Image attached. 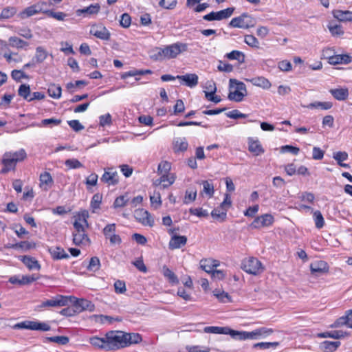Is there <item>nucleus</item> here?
<instances>
[{
	"label": "nucleus",
	"mask_w": 352,
	"mask_h": 352,
	"mask_svg": "<svg viewBox=\"0 0 352 352\" xmlns=\"http://www.w3.org/2000/svg\"><path fill=\"white\" fill-rule=\"evenodd\" d=\"M162 274L168 280V282L173 285H177L179 283V279L175 274L169 269L166 265H164L162 267Z\"/></svg>",
	"instance_id": "obj_39"
},
{
	"label": "nucleus",
	"mask_w": 352,
	"mask_h": 352,
	"mask_svg": "<svg viewBox=\"0 0 352 352\" xmlns=\"http://www.w3.org/2000/svg\"><path fill=\"white\" fill-rule=\"evenodd\" d=\"M229 60H236L239 63H243L245 62V54L239 50H233L225 55Z\"/></svg>",
	"instance_id": "obj_44"
},
{
	"label": "nucleus",
	"mask_w": 352,
	"mask_h": 352,
	"mask_svg": "<svg viewBox=\"0 0 352 352\" xmlns=\"http://www.w3.org/2000/svg\"><path fill=\"white\" fill-rule=\"evenodd\" d=\"M348 157L349 155L346 151H337L333 153V158L340 166L343 168H350L349 164L344 163V161L346 160Z\"/></svg>",
	"instance_id": "obj_32"
},
{
	"label": "nucleus",
	"mask_w": 352,
	"mask_h": 352,
	"mask_svg": "<svg viewBox=\"0 0 352 352\" xmlns=\"http://www.w3.org/2000/svg\"><path fill=\"white\" fill-rule=\"evenodd\" d=\"M89 33L102 41H109L111 38L110 32L102 23L93 24L90 28Z\"/></svg>",
	"instance_id": "obj_8"
},
{
	"label": "nucleus",
	"mask_w": 352,
	"mask_h": 352,
	"mask_svg": "<svg viewBox=\"0 0 352 352\" xmlns=\"http://www.w3.org/2000/svg\"><path fill=\"white\" fill-rule=\"evenodd\" d=\"M48 52L42 46H38L36 48L35 55L33 61L37 64L42 63L47 58Z\"/></svg>",
	"instance_id": "obj_36"
},
{
	"label": "nucleus",
	"mask_w": 352,
	"mask_h": 352,
	"mask_svg": "<svg viewBox=\"0 0 352 352\" xmlns=\"http://www.w3.org/2000/svg\"><path fill=\"white\" fill-rule=\"evenodd\" d=\"M161 182H163L162 188H166L170 185H172L176 179V176L174 174L166 173V174H160Z\"/></svg>",
	"instance_id": "obj_46"
},
{
	"label": "nucleus",
	"mask_w": 352,
	"mask_h": 352,
	"mask_svg": "<svg viewBox=\"0 0 352 352\" xmlns=\"http://www.w3.org/2000/svg\"><path fill=\"white\" fill-rule=\"evenodd\" d=\"M188 144L186 138H179L177 140L174 146L176 152H184L188 149Z\"/></svg>",
	"instance_id": "obj_56"
},
{
	"label": "nucleus",
	"mask_w": 352,
	"mask_h": 352,
	"mask_svg": "<svg viewBox=\"0 0 352 352\" xmlns=\"http://www.w3.org/2000/svg\"><path fill=\"white\" fill-rule=\"evenodd\" d=\"M101 267L100 261L98 257L93 256L90 258L87 269L89 272H96Z\"/></svg>",
	"instance_id": "obj_50"
},
{
	"label": "nucleus",
	"mask_w": 352,
	"mask_h": 352,
	"mask_svg": "<svg viewBox=\"0 0 352 352\" xmlns=\"http://www.w3.org/2000/svg\"><path fill=\"white\" fill-rule=\"evenodd\" d=\"M129 201V197L128 194L126 193L124 195H120L116 198L113 204V208L115 209L123 208L127 204Z\"/></svg>",
	"instance_id": "obj_49"
},
{
	"label": "nucleus",
	"mask_w": 352,
	"mask_h": 352,
	"mask_svg": "<svg viewBox=\"0 0 352 352\" xmlns=\"http://www.w3.org/2000/svg\"><path fill=\"white\" fill-rule=\"evenodd\" d=\"M107 340V334L103 338L93 336L89 338V343L96 348L108 351Z\"/></svg>",
	"instance_id": "obj_30"
},
{
	"label": "nucleus",
	"mask_w": 352,
	"mask_h": 352,
	"mask_svg": "<svg viewBox=\"0 0 352 352\" xmlns=\"http://www.w3.org/2000/svg\"><path fill=\"white\" fill-rule=\"evenodd\" d=\"M65 164L69 169H76L83 167L82 164L77 159H68L65 161Z\"/></svg>",
	"instance_id": "obj_63"
},
{
	"label": "nucleus",
	"mask_w": 352,
	"mask_h": 352,
	"mask_svg": "<svg viewBox=\"0 0 352 352\" xmlns=\"http://www.w3.org/2000/svg\"><path fill=\"white\" fill-rule=\"evenodd\" d=\"M12 249L22 250L23 251H28L31 249H34L36 247V243L30 241H21L12 245Z\"/></svg>",
	"instance_id": "obj_48"
},
{
	"label": "nucleus",
	"mask_w": 352,
	"mask_h": 352,
	"mask_svg": "<svg viewBox=\"0 0 352 352\" xmlns=\"http://www.w3.org/2000/svg\"><path fill=\"white\" fill-rule=\"evenodd\" d=\"M102 195L100 193H96L91 198L90 206L93 210V212H95V210L99 209L100 207V204L102 203Z\"/></svg>",
	"instance_id": "obj_54"
},
{
	"label": "nucleus",
	"mask_w": 352,
	"mask_h": 352,
	"mask_svg": "<svg viewBox=\"0 0 352 352\" xmlns=\"http://www.w3.org/2000/svg\"><path fill=\"white\" fill-rule=\"evenodd\" d=\"M100 181L108 186H115L119 182L118 174L113 168H104Z\"/></svg>",
	"instance_id": "obj_11"
},
{
	"label": "nucleus",
	"mask_w": 352,
	"mask_h": 352,
	"mask_svg": "<svg viewBox=\"0 0 352 352\" xmlns=\"http://www.w3.org/2000/svg\"><path fill=\"white\" fill-rule=\"evenodd\" d=\"M116 223L107 224L102 230V233L111 245H120L122 243L121 237L116 234Z\"/></svg>",
	"instance_id": "obj_9"
},
{
	"label": "nucleus",
	"mask_w": 352,
	"mask_h": 352,
	"mask_svg": "<svg viewBox=\"0 0 352 352\" xmlns=\"http://www.w3.org/2000/svg\"><path fill=\"white\" fill-rule=\"evenodd\" d=\"M352 61V57L347 54H338L329 57V63L331 65L346 64Z\"/></svg>",
	"instance_id": "obj_31"
},
{
	"label": "nucleus",
	"mask_w": 352,
	"mask_h": 352,
	"mask_svg": "<svg viewBox=\"0 0 352 352\" xmlns=\"http://www.w3.org/2000/svg\"><path fill=\"white\" fill-rule=\"evenodd\" d=\"M203 192L212 197L214 192V185L211 181L206 180L202 182Z\"/></svg>",
	"instance_id": "obj_55"
},
{
	"label": "nucleus",
	"mask_w": 352,
	"mask_h": 352,
	"mask_svg": "<svg viewBox=\"0 0 352 352\" xmlns=\"http://www.w3.org/2000/svg\"><path fill=\"white\" fill-rule=\"evenodd\" d=\"M187 238L185 236L173 235L168 243V247L171 250L179 249L186 244Z\"/></svg>",
	"instance_id": "obj_25"
},
{
	"label": "nucleus",
	"mask_w": 352,
	"mask_h": 352,
	"mask_svg": "<svg viewBox=\"0 0 352 352\" xmlns=\"http://www.w3.org/2000/svg\"><path fill=\"white\" fill-rule=\"evenodd\" d=\"M18 95L28 102L32 96L30 87L27 84H21L18 89Z\"/></svg>",
	"instance_id": "obj_42"
},
{
	"label": "nucleus",
	"mask_w": 352,
	"mask_h": 352,
	"mask_svg": "<svg viewBox=\"0 0 352 352\" xmlns=\"http://www.w3.org/2000/svg\"><path fill=\"white\" fill-rule=\"evenodd\" d=\"M98 176L96 173L90 174L85 180V184L87 189L89 190L91 187L96 186L98 184Z\"/></svg>",
	"instance_id": "obj_64"
},
{
	"label": "nucleus",
	"mask_w": 352,
	"mask_h": 352,
	"mask_svg": "<svg viewBox=\"0 0 352 352\" xmlns=\"http://www.w3.org/2000/svg\"><path fill=\"white\" fill-rule=\"evenodd\" d=\"M170 169H171V164L168 161H162L158 165L157 173L158 174L170 173Z\"/></svg>",
	"instance_id": "obj_62"
},
{
	"label": "nucleus",
	"mask_w": 352,
	"mask_h": 352,
	"mask_svg": "<svg viewBox=\"0 0 352 352\" xmlns=\"http://www.w3.org/2000/svg\"><path fill=\"white\" fill-rule=\"evenodd\" d=\"M211 216L214 219L219 220L221 221H224L227 216V210L220 208L219 206L217 208H214L211 212Z\"/></svg>",
	"instance_id": "obj_47"
},
{
	"label": "nucleus",
	"mask_w": 352,
	"mask_h": 352,
	"mask_svg": "<svg viewBox=\"0 0 352 352\" xmlns=\"http://www.w3.org/2000/svg\"><path fill=\"white\" fill-rule=\"evenodd\" d=\"M329 267L327 262L318 260L310 264V270L312 274L319 276L329 272Z\"/></svg>",
	"instance_id": "obj_18"
},
{
	"label": "nucleus",
	"mask_w": 352,
	"mask_h": 352,
	"mask_svg": "<svg viewBox=\"0 0 352 352\" xmlns=\"http://www.w3.org/2000/svg\"><path fill=\"white\" fill-rule=\"evenodd\" d=\"M197 197V190L193 189H188L186 190L184 204H188L192 203L196 199Z\"/></svg>",
	"instance_id": "obj_57"
},
{
	"label": "nucleus",
	"mask_w": 352,
	"mask_h": 352,
	"mask_svg": "<svg viewBox=\"0 0 352 352\" xmlns=\"http://www.w3.org/2000/svg\"><path fill=\"white\" fill-rule=\"evenodd\" d=\"M177 79L180 80L181 84L192 88L198 84V76L196 74H186L185 75L177 76Z\"/></svg>",
	"instance_id": "obj_20"
},
{
	"label": "nucleus",
	"mask_w": 352,
	"mask_h": 352,
	"mask_svg": "<svg viewBox=\"0 0 352 352\" xmlns=\"http://www.w3.org/2000/svg\"><path fill=\"white\" fill-rule=\"evenodd\" d=\"M48 252L54 260H60L68 258L69 254L65 252L63 248L60 247H52L48 249Z\"/></svg>",
	"instance_id": "obj_29"
},
{
	"label": "nucleus",
	"mask_w": 352,
	"mask_h": 352,
	"mask_svg": "<svg viewBox=\"0 0 352 352\" xmlns=\"http://www.w3.org/2000/svg\"><path fill=\"white\" fill-rule=\"evenodd\" d=\"M71 298L72 297H68L63 295H57L55 297L52 298L51 299L42 302V303L38 307L40 308H45L60 307L66 306L69 303V298Z\"/></svg>",
	"instance_id": "obj_7"
},
{
	"label": "nucleus",
	"mask_w": 352,
	"mask_h": 352,
	"mask_svg": "<svg viewBox=\"0 0 352 352\" xmlns=\"http://www.w3.org/2000/svg\"><path fill=\"white\" fill-rule=\"evenodd\" d=\"M74 305L77 312L84 310L93 311L94 309V305L91 301L83 298L76 299Z\"/></svg>",
	"instance_id": "obj_28"
},
{
	"label": "nucleus",
	"mask_w": 352,
	"mask_h": 352,
	"mask_svg": "<svg viewBox=\"0 0 352 352\" xmlns=\"http://www.w3.org/2000/svg\"><path fill=\"white\" fill-rule=\"evenodd\" d=\"M135 219L143 226L152 227L154 225V219L151 214L144 209H138L135 211Z\"/></svg>",
	"instance_id": "obj_12"
},
{
	"label": "nucleus",
	"mask_w": 352,
	"mask_h": 352,
	"mask_svg": "<svg viewBox=\"0 0 352 352\" xmlns=\"http://www.w3.org/2000/svg\"><path fill=\"white\" fill-rule=\"evenodd\" d=\"M235 82L237 84L236 89L234 91H230L228 94V98L230 100L235 102H241L243 100L245 95L246 88L244 83L239 82H237L236 80L230 79V82Z\"/></svg>",
	"instance_id": "obj_14"
},
{
	"label": "nucleus",
	"mask_w": 352,
	"mask_h": 352,
	"mask_svg": "<svg viewBox=\"0 0 352 352\" xmlns=\"http://www.w3.org/2000/svg\"><path fill=\"white\" fill-rule=\"evenodd\" d=\"M313 218L315 223V226L318 229H321L324 227V219L320 211H314L313 213Z\"/></svg>",
	"instance_id": "obj_51"
},
{
	"label": "nucleus",
	"mask_w": 352,
	"mask_h": 352,
	"mask_svg": "<svg viewBox=\"0 0 352 352\" xmlns=\"http://www.w3.org/2000/svg\"><path fill=\"white\" fill-rule=\"evenodd\" d=\"M333 107V103L329 101L320 102L316 101L309 104L307 107L308 109H320L322 110L330 109Z\"/></svg>",
	"instance_id": "obj_45"
},
{
	"label": "nucleus",
	"mask_w": 352,
	"mask_h": 352,
	"mask_svg": "<svg viewBox=\"0 0 352 352\" xmlns=\"http://www.w3.org/2000/svg\"><path fill=\"white\" fill-rule=\"evenodd\" d=\"M246 81L251 82L254 86L261 87L263 89H269L272 86L270 80L263 76H257L251 79H246Z\"/></svg>",
	"instance_id": "obj_27"
},
{
	"label": "nucleus",
	"mask_w": 352,
	"mask_h": 352,
	"mask_svg": "<svg viewBox=\"0 0 352 352\" xmlns=\"http://www.w3.org/2000/svg\"><path fill=\"white\" fill-rule=\"evenodd\" d=\"M151 206L155 209L159 208L162 206V199L159 192H154L153 195L150 196Z\"/></svg>",
	"instance_id": "obj_61"
},
{
	"label": "nucleus",
	"mask_w": 352,
	"mask_h": 352,
	"mask_svg": "<svg viewBox=\"0 0 352 352\" xmlns=\"http://www.w3.org/2000/svg\"><path fill=\"white\" fill-rule=\"evenodd\" d=\"M124 338L126 342V347L131 344H138L142 342V338L138 333H126L124 332Z\"/></svg>",
	"instance_id": "obj_35"
},
{
	"label": "nucleus",
	"mask_w": 352,
	"mask_h": 352,
	"mask_svg": "<svg viewBox=\"0 0 352 352\" xmlns=\"http://www.w3.org/2000/svg\"><path fill=\"white\" fill-rule=\"evenodd\" d=\"M10 152H6L2 157L1 164L3 168L1 169V174H6L11 170H14L17 163L16 160L11 157Z\"/></svg>",
	"instance_id": "obj_15"
},
{
	"label": "nucleus",
	"mask_w": 352,
	"mask_h": 352,
	"mask_svg": "<svg viewBox=\"0 0 352 352\" xmlns=\"http://www.w3.org/2000/svg\"><path fill=\"white\" fill-rule=\"evenodd\" d=\"M244 42L250 47L256 49L260 47L259 41L254 35H245L244 37Z\"/></svg>",
	"instance_id": "obj_58"
},
{
	"label": "nucleus",
	"mask_w": 352,
	"mask_h": 352,
	"mask_svg": "<svg viewBox=\"0 0 352 352\" xmlns=\"http://www.w3.org/2000/svg\"><path fill=\"white\" fill-rule=\"evenodd\" d=\"M330 93L338 100H344L349 96L346 88L333 89L330 90Z\"/></svg>",
	"instance_id": "obj_40"
},
{
	"label": "nucleus",
	"mask_w": 352,
	"mask_h": 352,
	"mask_svg": "<svg viewBox=\"0 0 352 352\" xmlns=\"http://www.w3.org/2000/svg\"><path fill=\"white\" fill-rule=\"evenodd\" d=\"M188 50V44L177 42L157 49L156 57L159 59H172Z\"/></svg>",
	"instance_id": "obj_1"
},
{
	"label": "nucleus",
	"mask_w": 352,
	"mask_h": 352,
	"mask_svg": "<svg viewBox=\"0 0 352 352\" xmlns=\"http://www.w3.org/2000/svg\"><path fill=\"white\" fill-rule=\"evenodd\" d=\"M89 214L87 210L81 211L74 216V228L75 230H85V227H88L87 218Z\"/></svg>",
	"instance_id": "obj_17"
},
{
	"label": "nucleus",
	"mask_w": 352,
	"mask_h": 352,
	"mask_svg": "<svg viewBox=\"0 0 352 352\" xmlns=\"http://www.w3.org/2000/svg\"><path fill=\"white\" fill-rule=\"evenodd\" d=\"M10 45L17 49L25 48L28 46V43L18 38L16 36H11L9 38Z\"/></svg>",
	"instance_id": "obj_43"
},
{
	"label": "nucleus",
	"mask_w": 352,
	"mask_h": 352,
	"mask_svg": "<svg viewBox=\"0 0 352 352\" xmlns=\"http://www.w3.org/2000/svg\"><path fill=\"white\" fill-rule=\"evenodd\" d=\"M274 331L272 329L265 327H261L250 332L246 331V340L257 339L261 336L270 335Z\"/></svg>",
	"instance_id": "obj_23"
},
{
	"label": "nucleus",
	"mask_w": 352,
	"mask_h": 352,
	"mask_svg": "<svg viewBox=\"0 0 352 352\" xmlns=\"http://www.w3.org/2000/svg\"><path fill=\"white\" fill-rule=\"evenodd\" d=\"M11 157L16 160V162H21L27 157V153L24 148H20L16 151H10Z\"/></svg>",
	"instance_id": "obj_52"
},
{
	"label": "nucleus",
	"mask_w": 352,
	"mask_h": 352,
	"mask_svg": "<svg viewBox=\"0 0 352 352\" xmlns=\"http://www.w3.org/2000/svg\"><path fill=\"white\" fill-rule=\"evenodd\" d=\"M54 185V179L51 174L45 171L39 175V187L43 191H48Z\"/></svg>",
	"instance_id": "obj_19"
},
{
	"label": "nucleus",
	"mask_w": 352,
	"mask_h": 352,
	"mask_svg": "<svg viewBox=\"0 0 352 352\" xmlns=\"http://www.w3.org/2000/svg\"><path fill=\"white\" fill-rule=\"evenodd\" d=\"M20 260L28 268L29 270H40L41 265L38 261L34 257L30 256H22Z\"/></svg>",
	"instance_id": "obj_26"
},
{
	"label": "nucleus",
	"mask_w": 352,
	"mask_h": 352,
	"mask_svg": "<svg viewBox=\"0 0 352 352\" xmlns=\"http://www.w3.org/2000/svg\"><path fill=\"white\" fill-rule=\"evenodd\" d=\"M333 15L340 21H352V12L349 10H336L333 11Z\"/></svg>",
	"instance_id": "obj_34"
},
{
	"label": "nucleus",
	"mask_w": 352,
	"mask_h": 352,
	"mask_svg": "<svg viewBox=\"0 0 352 352\" xmlns=\"http://www.w3.org/2000/svg\"><path fill=\"white\" fill-rule=\"evenodd\" d=\"M274 221V218L271 214H264L258 216L250 224V227L254 229H261L271 226Z\"/></svg>",
	"instance_id": "obj_10"
},
{
	"label": "nucleus",
	"mask_w": 352,
	"mask_h": 352,
	"mask_svg": "<svg viewBox=\"0 0 352 352\" xmlns=\"http://www.w3.org/2000/svg\"><path fill=\"white\" fill-rule=\"evenodd\" d=\"M47 3L45 2H39L36 4L30 6L23 10L22 12L19 13V16L21 19H25L30 16H32L34 14H36L39 12H43L45 11L44 10V6H45Z\"/></svg>",
	"instance_id": "obj_13"
},
{
	"label": "nucleus",
	"mask_w": 352,
	"mask_h": 352,
	"mask_svg": "<svg viewBox=\"0 0 352 352\" xmlns=\"http://www.w3.org/2000/svg\"><path fill=\"white\" fill-rule=\"evenodd\" d=\"M45 340L49 342H55V343L62 344V345L67 344L69 341V338L67 336H65L47 337V338H45Z\"/></svg>",
	"instance_id": "obj_59"
},
{
	"label": "nucleus",
	"mask_w": 352,
	"mask_h": 352,
	"mask_svg": "<svg viewBox=\"0 0 352 352\" xmlns=\"http://www.w3.org/2000/svg\"><path fill=\"white\" fill-rule=\"evenodd\" d=\"M229 327H214L208 326L204 329V331L207 333L225 334L228 335Z\"/></svg>",
	"instance_id": "obj_41"
},
{
	"label": "nucleus",
	"mask_w": 352,
	"mask_h": 352,
	"mask_svg": "<svg viewBox=\"0 0 352 352\" xmlns=\"http://www.w3.org/2000/svg\"><path fill=\"white\" fill-rule=\"evenodd\" d=\"M248 151L255 156H258L265 152L260 141L258 139L248 138Z\"/></svg>",
	"instance_id": "obj_22"
},
{
	"label": "nucleus",
	"mask_w": 352,
	"mask_h": 352,
	"mask_svg": "<svg viewBox=\"0 0 352 352\" xmlns=\"http://www.w3.org/2000/svg\"><path fill=\"white\" fill-rule=\"evenodd\" d=\"M47 94L54 99H59L62 96V88L59 85L51 83L48 85Z\"/></svg>",
	"instance_id": "obj_37"
},
{
	"label": "nucleus",
	"mask_w": 352,
	"mask_h": 352,
	"mask_svg": "<svg viewBox=\"0 0 352 352\" xmlns=\"http://www.w3.org/2000/svg\"><path fill=\"white\" fill-rule=\"evenodd\" d=\"M100 10V6L98 3L91 4L90 6L76 10L77 15L84 14L85 16H90L97 14Z\"/></svg>",
	"instance_id": "obj_24"
},
{
	"label": "nucleus",
	"mask_w": 352,
	"mask_h": 352,
	"mask_svg": "<svg viewBox=\"0 0 352 352\" xmlns=\"http://www.w3.org/2000/svg\"><path fill=\"white\" fill-rule=\"evenodd\" d=\"M341 343L340 341H324L320 343V349L323 352H333L340 346Z\"/></svg>",
	"instance_id": "obj_33"
},
{
	"label": "nucleus",
	"mask_w": 352,
	"mask_h": 352,
	"mask_svg": "<svg viewBox=\"0 0 352 352\" xmlns=\"http://www.w3.org/2000/svg\"><path fill=\"white\" fill-rule=\"evenodd\" d=\"M252 17L246 12L241 14L237 17L232 19L229 25L232 28L248 29L253 26Z\"/></svg>",
	"instance_id": "obj_6"
},
{
	"label": "nucleus",
	"mask_w": 352,
	"mask_h": 352,
	"mask_svg": "<svg viewBox=\"0 0 352 352\" xmlns=\"http://www.w3.org/2000/svg\"><path fill=\"white\" fill-rule=\"evenodd\" d=\"M349 333L343 331H331L318 333L319 338H331L334 339H340L348 336Z\"/></svg>",
	"instance_id": "obj_38"
},
{
	"label": "nucleus",
	"mask_w": 352,
	"mask_h": 352,
	"mask_svg": "<svg viewBox=\"0 0 352 352\" xmlns=\"http://www.w3.org/2000/svg\"><path fill=\"white\" fill-rule=\"evenodd\" d=\"M242 269L245 272L253 275L260 274L264 270L261 262L254 257H249L244 259L242 263Z\"/></svg>",
	"instance_id": "obj_4"
},
{
	"label": "nucleus",
	"mask_w": 352,
	"mask_h": 352,
	"mask_svg": "<svg viewBox=\"0 0 352 352\" xmlns=\"http://www.w3.org/2000/svg\"><path fill=\"white\" fill-rule=\"evenodd\" d=\"M15 329H25L32 331H48L51 327L46 322H41L36 320H25L15 324L13 326Z\"/></svg>",
	"instance_id": "obj_3"
},
{
	"label": "nucleus",
	"mask_w": 352,
	"mask_h": 352,
	"mask_svg": "<svg viewBox=\"0 0 352 352\" xmlns=\"http://www.w3.org/2000/svg\"><path fill=\"white\" fill-rule=\"evenodd\" d=\"M108 351H116L126 347L124 332L111 331L107 333Z\"/></svg>",
	"instance_id": "obj_2"
},
{
	"label": "nucleus",
	"mask_w": 352,
	"mask_h": 352,
	"mask_svg": "<svg viewBox=\"0 0 352 352\" xmlns=\"http://www.w3.org/2000/svg\"><path fill=\"white\" fill-rule=\"evenodd\" d=\"M16 13V9L14 7H6L3 8L0 14V20L8 19L12 17Z\"/></svg>",
	"instance_id": "obj_53"
},
{
	"label": "nucleus",
	"mask_w": 352,
	"mask_h": 352,
	"mask_svg": "<svg viewBox=\"0 0 352 352\" xmlns=\"http://www.w3.org/2000/svg\"><path fill=\"white\" fill-rule=\"evenodd\" d=\"M228 335H230L232 338L239 340H246V331H236L229 328Z\"/></svg>",
	"instance_id": "obj_60"
},
{
	"label": "nucleus",
	"mask_w": 352,
	"mask_h": 352,
	"mask_svg": "<svg viewBox=\"0 0 352 352\" xmlns=\"http://www.w3.org/2000/svg\"><path fill=\"white\" fill-rule=\"evenodd\" d=\"M39 276L35 274L23 275L21 277L19 276H12L10 277L8 281L13 285H25L37 280Z\"/></svg>",
	"instance_id": "obj_16"
},
{
	"label": "nucleus",
	"mask_w": 352,
	"mask_h": 352,
	"mask_svg": "<svg viewBox=\"0 0 352 352\" xmlns=\"http://www.w3.org/2000/svg\"><path fill=\"white\" fill-rule=\"evenodd\" d=\"M235 8L234 7L227 8L217 12H211L203 16V19L207 21H221L230 18L234 13Z\"/></svg>",
	"instance_id": "obj_5"
},
{
	"label": "nucleus",
	"mask_w": 352,
	"mask_h": 352,
	"mask_svg": "<svg viewBox=\"0 0 352 352\" xmlns=\"http://www.w3.org/2000/svg\"><path fill=\"white\" fill-rule=\"evenodd\" d=\"M73 242L76 245H87L90 243L89 238L85 234V230H75L73 232Z\"/></svg>",
	"instance_id": "obj_21"
}]
</instances>
